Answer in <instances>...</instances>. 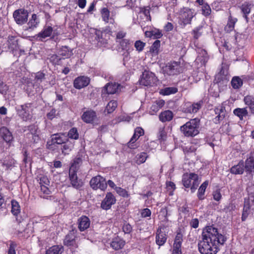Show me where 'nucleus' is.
<instances>
[{"mask_svg":"<svg viewBox=\"0 0 254 254\" xmlns=\"http://www.w3.org/2000/svg\"><path fill=\"white\" fill-rule=\"evenodd\" d=\"M202 238L209 240L211 244L223 245L226 240V237L219 234L217 228L213 226H208L203 229Z\"/></svg>","mask_w":254,"mask_h":254,"instance_id":"1","label":"nucleus"},{"mask_svg":"<svg viewBox=\"0 0 254 254\" xmlns=\"http://www.w3.org/2000/svg\"><path fill=\"white\" fill-rule=\"evenodd\" d=\"M200 120L198 118L190 120L180 127V130L186 137H193L199 133Z\"/></svg>","mask_w":254,"mask_h":254,"instance_id":"2","label":"nucleus"},{"mask_svg":"<svg viewBox=\"0 0 254 254\" xmlns=\"http://www.w3.org/2000/svg\"><path fill=\"white\" fill-rule=\"evenodd\" d=\"M200 181L197 174L191 173L189 174H185L183 176L182 183L186 188L190 189L191 193L194 192L196 190Z\"/></svg>","mask_w":254,"mask_h":254,"instance_id":"3","label":"nucleus"},{"mask_svg":"<svg viewBox=\"0 0 254 254\" xmlns=\"http://www.w3.org/2000/svg\"><path fill=\"white\" fill-rule=\"evenodd\" d=\"M218 244H211L210 241L202 238L198 244V250L201 254H216L218 251Z\"/></svg>","mask_w":254,"mask_h":254,"instance_id":"4","label":"nucleus"},{"mask_svg":"<svg viewBox=\"0 0 254 254\" xmlns=\"http://www.w3.org/2000/svg\"><path fill=\"white\" fill-rule=\"evenodd\" d=\"M76 232L75 228L72 229L66 235L64 240V245L71 250H75L78 247Z\"/></svg>","mask_w":254,"mask_h":254,"instance_id":"5","label":"nucleus"},{"mask_svg":"<svg viewBox=\"0 0 254 254\" xmlns=\"http://www.w3.org/2000/svg\"><path fill=\"white\" fill-rule=\"evenodd\" d=\"M64 134L61 133H55L51 135V140H48L46 143L47 148L54 151L55 150L56 144H61V145L67 141L68 139L65 137H63Z\"/></svg>","mask_w":254,"mask_h":254,"instance_id":"6","label":"nucleus"},{"mask_svg":"<svg viewBox=\"0 0 254 254\" xmlns=\"http://www.w3.org/2000/svg\"><path fill=\"white\" fill-rule=\"evenodd\" d=\"M158 80L153 72L145 70L142 72L139 80L140 85L145 86H151L156 84Z\"/></svg>","mask_w":254,"mask_h":254,"instance_id":"7","label":"nucleus"},{"mask_svg":"<svg viewBox=\"0 0 254 254\" xmlns=\"http://www.w3.org/2000/svg\"><path fill=\"white\" fill-rule=\"evenodd\" d=\"M13 17L17 24L23 25L28 20V12L23 8L18 9L13 12Z\"/></svg>","mask_w":254,"mask_h":254,"instance_id":"8","label":"nucleus"},{"mask_svg":"<svg viewBox=\"0 0 254 254\" xmlns=\"http://www.w3.org/2000/svg\"><path fill=\"white\" fill-rule=\"evenodd\" d=\"M32 110L31 104L26 103L20 106V109L17 110V114L23 121H27L32 118Z\"/></svg>","mask_w":254,"mask_h":254,"instance_id":"9","label":"nucleus"},{"mask_svg":"<svg viewBox=\"0 0 254 254\" xmlns=\"http://www.w3.org/2000/svg\"><path fill=\"white\" fill-rule=\"evenodd\" d=\"M90 187L95 190L98 189L104 190L107 187L106 180L101 176H97L92 178L90 181Z\"/></svg>","mask_w":254,"mask_h":254,"instance_id":"10","label":"nucleus"},{"mask_svg":"<svg viewBox=\"0 0 254 254\" xmlns=\"http://www.w3.org/2000/svg\"><path fill=\"white\" fill-rule=\"evenodd\" d=\"M166 72L171 75L178 74L183 72V68L180 65V63L174 62L173 63H168L165 69Z\"/></svg>","mask_w":254,"mask_h":254,"instance_id":"11","label":"nucleus"},{"mask_svg":"<svg viewBox=\"0 0 254 254\" xmlns=\"http://www.w3.org/2000/svg\"><path fill=\"white\" fill-rule=\"evenodd\" d=\"M85 155L84 151L82 150H80L78 152L76 157L74 159L69 170L77 171L79 167L82 164Z\"/></svg>","mask_w":254,"mask_h":254,"instance_id":"12","label":"nucleus"},{"mask_svg":"<svg viewBox=\"0 0 254 254\" xmlns=\"http://www.w3.org/2000/svg\"><path fill=\"white\" fill-rule=\"evenodd\" d=\"M116 199L114 195L111 192H108L101 202V207L103 209L108 210L116 203Z\"/></svg>","mask_w":254,"mask_h":254,"instance_id":"13","label":"nucleus"},{"mask_svg":"<svg viewBox=\"0 0 254 254\" xmlns=\"http://www.w3.org/2000/svg\"><path fill=\"white\" fill-rule=\"evenodd\" d=\"M77 171L69 170V178L71 186L76 189H79L83 185L81 179H79L77 175Z\"/></svg>","mask_w":254,"mask_h":254,"instance_id":"14","label":"nucleus"},{"mask_svg":"<svg viewBox=\"0 0 254 254\" xmlns=\"http://www.w3.org/2000/svg\"><path fill=\"white\" fill-rule=\"evenodd\" d=\"M144 130L143 129L140 127H136L134 130V134L129 141L127 143L128 147L130 149H135L137 147V144L135 143V141L138 138L143 135Z\"/></svg>","mask_w":254,"mask_h":254,"instance_id":"15","label":"nucleus"},{"mask_svg":"<svg viewBox=\"0 0 254 254\" xmlns=\"http://www.w3.org/2000/svg\"><path fill=\"white\" fill-rule=\"evenodd\" d=\"M202 102H199L196 103H191L188 102L185 103L183 107V111L187 113H196L201 107Z\"/></svg>","mask_w":254,"mask_h":254,"instance_id":"16","label":"nucleus"},{"mask_svg":"<svg viewBox=\"0 0 254 254\" xmlns=\"http://www.w3.org/2000/svg\"><path fill=\"white\" fill-rule=\"evenodd\" d=\"M182 242L183 234L179 232L177 234L174 240L172 254H182L181 248Z\"/></svg>","mask_w":254,"mask_h":254,"instance_id":"17","label":"nucleus"},{"mask_svg":"<svg viewBox=\"0 0 254 254\" xmlns=\"http://www.w3.org/2000/svg\"><path fill=\"white\" fill-rule=\"evenodd\" d=\"M90 82L89 78L86 76H80L75 78L73 82L74 87L78 89H80L87 86Z\"/></svg>","mask_w":254,"mask_h":254,"instance_id":"18","label":"nucleus"},{"mask_svg":"<svg viewBox=\"0 0 254 254\" xmlns=\"http://www.w3.org/2000/svg\"><path fill=\"white\" fill-rule=\"evenodd\" d=\"M82 120L86 123H93L97 119L96 113L93 110H88L83 113Z\"/></svg>","mask_w":254,"mask_h":254,"instance_id":"19","label":"nucleus"},{"mask_svg":"<svg viewBox=\"0 0 254 254\" xmlns=\"http://www.w3.org/2000/svg\"><path fill=\"white\" fill-rule=\"evenodd\" d=\"M78 228L81 231H84L88 229L90 225V220L86 216H82L77 220Z\"/></svg>","mask_w":254,"mask_h":254,"instance_id":"20","label":"nucleus"},{"mask_svg":"<svg viewBox=\"0 0 254 254\" xmlns=\"http://www.w3.org/2000/svg\"><path fill=\"white\" fill-rule=\"evenodd\" d=\"M214 111L215 114L217 115L215 118L214 122L215 124H218L221 121L223 120L225 117V108L224 106L221 105L216 107Z\"/></svg>","mask_w":254,"mask_h":254,"instance_id":"21","label":"nucleus"},{"mask_svg":"<svg viewBox=\"0 0 254 254\" xmlns=\"http://www.w3.org/2000/svg\"><path fill=\"white\" fill-rule=\"evenodd\" d=\"M167 235L165 232H162L161 228H158L156 234V243L159 246H163L166 242Z\"/></svg>","mask_w":254,"mask_h":254,"instance_id":"22","label":"nucleus"},{"mask_svg":"<svg viewBox=\"0 0 254 254\" xmlns=\"http://www.w3.org/2000/svg\"><path fill=\"white\" fill-rule=\"evenodd\" d=\"M0 133L3 140L10 144L13 139L11 132L6 127H3L0 128Z\"/></svg>","mask_w":254,"mask_h":254,"instance_id":"23","label":"nucleus"},{"mask_svg":"<svg viewBox=\"0 0 254 254\" xmlns=\"http://www.w3.org/2000/svg\"><path fill=\"white\" fill-rule=\"evenodd\" d=\"M125 241L117 237L114 238L110 243L111 247L115 250H118L122 249L125 245Z\"/></svg>","mask_w":254,"mask_h":254,"instance_id":"24","label":"nucleus"},{"mask_svg":"<svg viewBox=\"0 0 254 254\" xmlns=\"http://www.w3.org/2000/svg\"><path fill=\"white\" fill-rule=\"evenodd\" d=\"M253 205H254V204H252L251 201L247 200V198L245 199L244 206L242 216V220L243 221H245L248 217L249 214L250 209Z\"/></svg>","mask_w":254,"mask_h":254,"instance_id":"25","label":"nucleus"},{"mask_svg":"<svg viewBox=\"0 0 254 254\" xmlns=\"http://www.w3.org/2000/svg\"><path fill=\"white\" fill-rule=\"evenodd\" d=\"M245 168L246 171L254 173V156L251 153L245 161Z\"/></svg>","mask_w":254,"mask_h":254,"instance_id":"26","label":"nucleus"},{"mask_svg":"<svg viewBox=\"0 0 254 254\" xmlns=\"http://www.w3.org/2000/svg\"><path fill=\"white\" fill-rule=\"evenodd\" d=\"M244 162L241 161L237 165L233 166L230 169V172L235 175L242 174L244 173Z\"/></svg>","mask_w":254,"mask_h":254,"instance_id":"27","label":"nucleus"},{"mask_svg":"<svg viewBox=\"0 0 254 254\" xmlns=\"http://www.w3.org/2000/svg\"><path fill=\"white\" fill-rule=\"evenodd\" d=\"M120 85L116 83H108L104 87V90L108 94H114L116 93Z\"/></svg>","mask_w":254,"mask_h":254,"instance_id":"28","label":"nucleus"},{"mask_svg":"<svg viewBox=\"0 0 254 254\" xmlns=\"http://www.w3.org/2000/svg\"><path fill=\"white\" fill-rule=\"evenodd\" d=\"M174 115L172 111L166 110L162 112L159 115V120L162 122H169L172 120Z\"/></svg>","mask_w":254,"mask_h":254,"instance_id":"29","label":"nucleus"},{"mask_svg":"<svg viewBox=\"0 0 254 254\" xmlns=\"http://www.w3.org/2000/svg\"><path fill=\"white\" fill-rule=\"evenodd\" d=\"M8 49L12 51H17L18 49V41L14 36H8L7 39Z\"/></svg>","mask_w":254,"mask_h":254,"instance_id":"30","label":"nucleus"},{"mask_svg":"<svg viewBox=\"0 0 254 254\" xmlns=\"http://www.w3.org/2000/svg\"><path fill=\"white\" fill-rule=\"evenodd\" d=\"M244 102L248 106L252 114L254 115V97L247 95L244 98Z\"/></svg>","mask_w":254,"mask_h":254,"instance_id":"31","label":"nucleus"},{"mask_svg":"<svg viewBox=\"0 0 254 254\" xmlns=\"http://www.w3.org/2000/svg\"><path fill=\"white\" fill-rule=\"evenodd\" d=\"M53 31V28L51 26H48L44 29L43 31L39 33L37 36L39 38V40L43 41V40L48 37L51 36Z\"/></svg>","mask_w":254,"mask_h":254,"instance_id":"32","label":"nucleus"},{"mask_svg":"<svg viewBox=\"0 0 254 254\" xmlns=\"http://www.w3.org/2000/svg\"><path fill=\"white\" fill-rule=\"evenodd\" d=\"M73 145L71 142L67 141H65L63 144L61 145V149L62 153L66 155L69 154L73 148Z\"/></svg>","mask_w":254,"mask_h":254,"instance_id":"33","label":"nucleus"},{"mask_svg":"<svg viewBox=\"0 0 254 254\" xmlns=\"http://www.w3.org/2000/svg\"><path fill=\"white\" fill-rule=\"evenodd\" d=\"M209 184L208 181L206 180L204 182L198 189L197 192V197L199 200H203L204 198V193L206 188Z\"/></svg>","mask_w":254,"mask_h":254,"instance_id":"34","label":"nucleus"},{"mask_svg":"<svg viewBox=\"0 0 254 254\" xmlns=\"http://www.w3.org/2000/svg\"><path fill=\"white\" fill-rule=\"evenodd\" d=\"M233 113L235 115L239 118L240 120H243L244 117H246L248 115L247 108H236L234 110Z\"/></svg>","mask_w":254,"mask_h":254,"instance_id":"35","label":"nucleus"},{"mask_svg":"<svg viewBox=\"0 0 254 254\" xmlns=\"http://www.w3.org/2000/svg\"><path fill=\"white\" fill-rule=\"evenodd\" d=\"M193 16V13L190 9H186V11L183 14L184 23L185 24L190 23Z\"/></svg>","mask_w":254,"mask_h":254,"instance_id":"36","label":"nucleus"},{"mask_svg":"<svg viewBox=\"0 0 254 254\" xmlns=\"http://www.w3.org/2000/svg\"><path fill=\"white\" fill-rule=\"evenodd\" d=\"M251 8V4L246 2L243 4L241 7L242 12L244 13V17L247 22H248L247 14L250 12Z\"/></svg>","mask_w":254,"mask_h":254,"instance_id":"37","label":"nucleus"},{"mask_svg":"<svg viewBox=\"0 0 254 254\" xmlns=\"http://www.w3.org/2000/svg\"><path fill=\"white\" fill-rule=\"evenodd\" d=\"M242 79L238 76L234 77L231 81V85L234 89H238L243 85Z\"/></svg>","mask_w":254,"mask_h":254,"instance_id":"38","label":"nucleus"},{"mask_svg":"<svg viewBox=\"0 0 254 254\" xmlns=\"http://www.w3.org/2000/svg\"><path fill=\"white\" fill-rule=\"evenodd\" d=\"M11 203V212L14 215H17L20 212V206L17 201L12 200Z\"/></svg>","mask_w":254,"mask_h":254,"instance_id":"39","label":"nucleus"},{"mask_svg":"<svg viewBox=\"0 0 254 254\" xmlns=\"http://www.w3.org/2000/svg\"><path fill=\"white\" fill-rule=\"evenodd\" d=\"M118 106L117 102L116 101H111L107 104L105 112L106 111L108 114L112 113L117 108Z\"/></svg>","mask_w":254,"mask_h":254,"instance_id":"40","label":"nucleus"},{"mask_svg":"<svg viewBox=\"0 0 254 254\" xmlns=\"http://www.w3.org/2000/svg\"><path fill=\"white\" fill-rule=\"evenodd\" d=\"M59 52L61 56L66 58H69L73 55L72 50H69L67 46H63Z\"/></svg>","mask_w":254,"mask_h":254,"instance_id":"41","label":"nucleus"},{"mask_svg":"<svg viewBox=\"0 0 254 254\" xmlns=\"http://www.w3.org/2000/svg\"><path fill=\"white\" fill-rule=\"evenodd\" d=\"M39 23L37 20V17L36 14H33L31 19L29 20L27 23L28 28L31 29L34 27H36L38 23Z\"/></svg>","mask_w":254,"mask_h":254,"instance_id":"42","label":"nucleus"},{"mask_svg":"<svg viewBox=\"0 0 254 254\" xmlns=\"http://www.w3.org/2000/svg\"><path fill=\"white\" fill-rule=\"evenodd\" d=\"M61 248L59 246H54L48 250H47L46 254H62Z\"/></svg>","mask_w":254,"mask_h":254,"instance_id":"43","label":"nucleus"},{"mask_svg":"<svg viewBox=\"0 0 254 254\" xmlns=\"http://www.w3.org/2000/svg\"><path fill=\"white\" fill-rule=\"evenodd\" d=\"M160 46V41L159 40H156L153 43L150 49V52L157 55L158 54L159 48Z\"/></svg>","mask_w":254,"mask_h":254,"instance_id":"44","label":"nucleus"},{"mask_svg":"<svg viewBox=\"0 0 254 254\" xmlns=\"http://www.w3.org/2000/svg\"><path fill=\"white\" fill-rule=\"evenodd\" d=\"M236 21L237 19L232 18L231 16H230L228 23L225 27V30H226L227 32L231 31L233 29Z\"/></svg>","mask_w":254,"mask_h":254,"instance_id":"45","label":"nucleus"},{"mask_svg":"<svg viewBox=\"0 0 254 254\" xmlns=\"http://www.w3.org/2000/svg\"><path fill=\"white\" fill-rule=\"evenodd\" d=\"M198 52L199 54L198 58L200 57H202V59L201 60V62L203 64H205L208 60V56L207 52L203 49H199Z\"/></svg>","mask_w":254,"mask_h":254,"instance_id":"46","label":"nucleus"},{"mask_svg":"<svg viewBox=\"0 0 254 254\" xmlns=\"http://www.w3.org/2000/svg\"><path fill=\"white\" fill-rule=\"evenodd\" d=\"M247 190L249 196L247 199L251 201L252 204H254V184L249 186Z\"/></svg>","mask_w":254,"mask_h":254,"instance_id":"47","label":"nucleus"},{"mask_svg":"<svg viewBox=\"0 0 254 254\" xmlns=\"http://www.w3.org/2000/svg\"><path fill=\"white\" fill-rule=\"evenodd\" d=\"M178 91L176 87H166L162 90L161 93L164 95H168L171 94L176 93Z\"/></svg>","mask_w":254,"mask_h":254,"instance_id":"48","label":"nucleus"},{"mask_svg":"<svg viewBox=\"0 0 254 254\" xmlns=\"http://www.w3.org/2000/svg\"><path fill=\"white\" fill-rule=\"evenodd\" d=\"M158 138L160 141H163L166 140L167 138V133L165 130V127H162L159 128Z\"/></svg>","mask_w":254,"mask_h":254,"instance_id":"49","label":"nucleus"},{"mask_svg":"<svg viewBox=\"0 0 254 254\" xmlns=\"http://www.w3.org/2000/svg\"><path fill=\"white\" fill-rule=\"evenodd\" d=\"M15 162V160L11 157H8L7 158H6L3 161L2 164L3 166H6L7 169H9L14 166Z\"/></svg>","mask_w":254,"mask_h":254,"instance_id":"50","label":"nucleus"},{"mask_svg":"<svg viewBox=\"0 0 254 254\" xmlns=\"http://www.w3.org/2000/svg\"><path fill=\"white\" fill-rule=\"evenodd\" d=\"M101 14L103 20L106 22H108L110 15V11L106 7L103 8L101 10Z\"/></svg>","mask_w":254,"mask_h":254,"instance_id":"51","label":"nucleus"},{"mask_svg":"<svg viewBox=\"0 0 254 254\" xmlns=\"http://www.w3.org/2000/svg\"><path fill=\"white\" fill-rule=\"evenodd\" d=\"M68 136L71 139H77L78 138L77 130L75 128H72L68 132Z\"/></svg>","mask_w":254,"mask_h":254,"instance_id":"52","label":"nucleus"},{"mask_svg":"<svg viewBox=\"0 0 254 254\" xmlns=\"http://www.w3.org/2000/svg\"><path fill=\"white\" fill-rule=\"evenodd\" d=\"M211 9L210 6L207 3H205L202 6V13L205 16H208L210 14Z\"/></svg>","mask_w":254,"mask_h":254,"instance_id":"53","label":"nucleus"},{"mask_svg":"<svg viewBox=\"0 0 254 254\" xmlns=\"http://www.w3.org/2000/svg\"><path fill=\"white\" fill-rule=\"evenodd\" d=\"M163 34L158 29H155L150 32L149 36L153 37L154 39H159L162 36Z\"/></svg>","mask_w":254,"mask_h":254,"instance_id":"54","label":"nucleus"},{"mask_svg":"<svg viewBox=\"0 0 254 254\" xmlns=\"http://www.w3.org/2000/svg\"><path fill=\"white\" fill-rule=\"evenodd\" d=\"M38 127L34 125L28 127L29 132L27 133V136H30L32 134L37 133Z\"/></svg>","mask_w":254,"mask_h":254,"instance_id":"55","label":"nucleus"},{"mask_svg":"<svg viewBox=\"0 0 254 254\" xmlns=\"http://www.w3.org/2000/svg\"><path fill=\"white\" fill-rule=\"evenodd\" d=\"M8 90V86L0 80V93L5 95Z\"/></svg>","mask_w":254,"mask_h":254,"instance_id":"56","label":"nucleus"},{"mask_svg":"<svg viewBox=\"0 0 254 254\" xmlns=\"http://www.w3.org/2000/svg\"><path fill=\"white\" fill-rule=\"evenodd\" d=\"M145 46V43L140 40L136 41L134 43L135 48L139 52L142 51Z\"/></svg>","mask_w":254,"mask_h":254,"instance_id":"57","label":"nucleus"},{"mask_svg":"<svg viewBox=\"0 0 254 254\" xmlns=\"http://www.w3.org/2000/svg\"><path fill=\"white\" fill-rule=\"evenodd\" d=\"M16 246L17 244L15 242L10 241L8 251V254H16L15 248H16Z\"/></svg>","mask_w":254,"mask_h":254,"instance_id":"58","label":"nucleus"},{"mask_svg":"<svg viewBox=\"0 0 254 254\" xmlns=\"http://www.w3.org/2000/svg\"><path fill=\"white\" fill-rule=\"evenodd\" d=\"M58 114L57 111L55 109H52L49 113L47 114V118L52 120Z\"/></svg>","mask_w":254,"mask_h":254,"instance_id":"59","label":"nucleus"},{"mask_svg":"<svg viewBox=\"0 0 254 254\" xmlns=\"http://www.w3.org/2000/svg\"><path fill=\"white\" fill-rule=\"evenodd\" d=\"M116 190L117 192L121 196L126 197L128 196V193L126 190L120 187H116Z\"/></svg>","mask_w":254,"mask_h":254,"instance_id":"60","label":"nucleus"},{"mask_svg":"<svg viewBox=\"0 0 254 254\" xmlns=\"http://www.w3.org/2000/svg\"><path fill=\"white\" fill-rule=\"evenodd\" d=\"M39 184L40 186L43 185L48 186L49 185L50 181L46 176H43L39 178Z\"/></svg>","mask_w":254,"mask_h":254,"instance_id":"61","label":"nucleus"},{"mask_svg":"<svg viewBox=\"0 0 254 254\" xmlns=\"http://www.w3.org/2000/svg\"><path fill=\"white\" fill-rule=\"evenodd\" d=\"M123 230L126 234H129L132 231V227L128 223H124L123 226Z\"/></svg>","mask_w":254,"mask_h":254,"instance_id":"62","label":"nucleus"},{"mask_svg":"<svg viewBox=\"0 0 254 254\" xmlns=\"http://www.w3.org/2000/svg\"><path fill=\"white\" fill-rule=\"evenodd\" d=\"M94 34L96 35L95 39L98 42H102L101 39H102V32L99 30L94 29Z\"/></svg>","mask_w":254,"mask_h":254,"instance_id":"63","label":"nucleus"},{"mask_svg":"<svg viewBox=\"0 0 254 254\" xmlns=\"http://www.w3.org/2000/svg\"><path fill=\"white\" fill-rule=\"evenodd\" d=\"M147 155L145 153H141L138 156L137 161L139 163H144L147 158Z\"/></svg>","mask_w":254,"mask_h":254,"instance_id":"64","label":"nucleus"}]
</instances>
